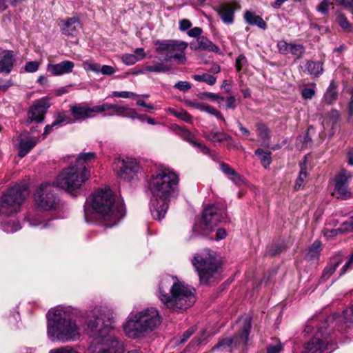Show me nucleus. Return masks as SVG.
<instances>
[{
  "label": "nucleus",
  "instance_id": "f257e3e1",
  "mask_svg": "<svg viewBox=\"0 0 353 353\" xmlns=\"http://www.w3.org/2000/svg\"><path fill=\"white\" fill-rule=\"evenodd\" d=\"M148 188L152 198L150 212L152 217L161 221L165 216L172 197L179 194V176L170 168H163L151 174Z\"/></svg>",
  "mask_w": 353,
  "mask_h": 353
},
{
  "label": "nucleus",
  "instance_id": "f03ea898",
  "mask_svg": "<svg viewBox=\"0 0 353 353\" xmlns=\"http://www.w3.org/2000/svg\"><path fill=\"white\" fill-rule=\"evenodd\" d=\"M114 320L110 316L105 320L95 311L87 314L85 331L93 341L88 347V353H123V342L111 334Z\"/></svg>",
  "mask_w": 353,
  "mask_h": 353
},
{
  "label": "nucleus",
  "instance_id": "7ed1b4c3",
  "mask_svg": "<svg viewBox=\"0 0 353 353\" xmlns=\"http://www.w3.org/2000/svg\"><path fill=\"white\" fill-rule=\"evenodd\" d=\"M122 204L114 202L112 190L100 189L92 194L90 203L84 205V218L87 223L100 221L106 228L117 225L124 216Z\"/></svg>",
  "mask_w": 353,
  "mask_h": 353
},
{
  "label": "nucleus",
  "instance_id": "20e7f679",
  "mask_svg": "<svg viewBox=\"0 0 353 353\" xmlns=\"http://www.w3.org/2000/svg\"><path fill=\"white\" fill-rule=\"evenodd\" d=\"M159 299L167 308L180 312L192 307L195 301V289L183 281H174L166 276L161 279L159 287Z\"/></svg>",
  "mask_w": 353,
  "mask_h": 353
},
{
  "label": "nucleus",
  "instance_id": "39448f33",
  "mask_svg": "<svg viewBox=\"0 0 353 353\" xmlns=\"http://www.w3.org/2000/svg\"><path fill=\"white\" fill-rule=\"evenodd\" d=\"M337 319L341 323V330H350L353 332V305L343 310L341 316L336 314L326 318L317 327L315 336L306 344L307 353H323L327 348L328 337L333 332L332 329L329 328L330 323L334 324Z\"/></svg>",
  "mask_w": 353,
  "mask_h": 353
},
{
  "label": "nucleus",
  "instance_id": "423d86ee",
  "mask_svg": "<svg viewBox=\"0 0 353 353\" xmlns=\"http://www.w3.org/2000/svg\"><path fill=\"white\" fill-rule=\"evenodd\" d=\"M48 317V335L52 339L61 341L74 340L79 335V328L70 314L58 307L50 310Z\"/></svg>",
  "mask_w": 353,
  "mask_h": 353
},
{
  "label": "nucleus",
  "instance_id": "0eeeda50",
  "mask_svg": "<svg viewBox=\"0 0 353 353\" xmlns=\"http://www.w3.org/2000/svg\"><path fill=\"white\" fill-rule=\"evenodd\" d=\"M161 322L159 311L153 307L135 314L131 313L123 325L125 334L131 339H137L154 331Z\"/></svg>",
  "mask_w": 353,
  "mask_h": 353
},
{
  "label": "nucleus",
  "instance_id": "6e6552de",
  "mask_svg": "<svg viewBox=\"0 0 353 353\" xmlns=\"http://www.w3.org/2000/svg\"><path fill=\"white\" fill-rule=\"evenodd\" d=\"M191 263L199 276L200 284L210 285L221 280V263L214 251L205 249L196 253Z\"/></svg>",
  "mask_w": 353,
  "mask_h": 353
},
{
  "label": "nucleus",
  "instance_id": "1a4fd4ad",
  "mask_svg": "<svg viewBox=\"0 0 353 353\" xmlns=\"http://www.w3.org/2000/svg\"><path fill=\"white\" fill-rule=\"evenodd\" d=\"M239 330L232 336L221 338L212 348V352L232 353L234 350L248 345L249 335L252 327L251 319L248 316L241 317L238 321Z\"/></svg>",
  "mask_w": 353,
  "mask_h": 353
},
{
  "label": "nucleus",
  "instance_id": "9d476101",
  "mask_svg": "<svg viewBox=\"0 0 353 353\" xmlns=\"http://www.w3.org/2000/svg\"><path fill=\"white\" fill-rule=\"evenodd\" d=\"M28 195L25 185H15L6 190L0 196V216L8 217L17 213Z\"/></svg>",
  "mask_w": 353,
  "mask_h": 353
},
{
  "label": "nucleus",
  "instance_id": "9b49d317",
  "mask_svg": "<svg viewBox=\"0 0 353 353\" xmlns=\"http://www.w3.org/2000/svg\"><path fill=\"white\" fill-rule=\"evenodd\" d=\"M90 171L87 167L76 165L69 166L63 169L56 179L58 187L68 192H73L79 189L81 185L89 179Z\"/></svg>",
  "mask_w": 353,
  "mask_h": 353
},
{
  "label": "nucleus",
  "instance_id": "f8f14e48",
  "mask_svg": "<svg viewBox=\"0 0 353 353\" xmlns=\"http://www.w3.org/2000/svg\"><path fill=\"white\" fill-rule=\"evenodd\" d=\"M203 223L194 228L193 230L202 236L206 237L219 223L228 221L225 208L223 205H209L203 210Z\"/></svg>",
  "mask_w": 353,
  "mask_h": 353
},
{
  "label": "nucleus",
  "instance_id": "ddd939ff",
  "mask_svg": "<svg viewBox=\"0 0 353 353\" xmlns=\"http://www.w3.org/2000/svg\"><path fill=\"white\" fill-rule=\"evenodd\" d=\"M156 52L162 54L166 52L164 57L165 61L172 59L179 60V63H184L185 61V50L188 43L178 40H157L154 42Z\"/></svg>",
  "mask_w": 353,
  "mask_h": 353
},
{
  "label": "nucleus",
  "instance_id": "4468645a",
  "mask_svg": "<svg viewBox=\"0 0 353 353\" xmlns=\"http://www.w3.org/2000/svg\"><path fill=\"white\" fill-rule=\"evenodd\" d=\"M54 186L50 183L42 184L34 194L37 205L45 210L56 209L59 199L54 192Z\"/></svg>",
  "mask_w": 353,
  "mask_h": 353
},
{
  "label": "nucleus",
  "instance_id": "2eb2a0df",
  "mask_svg": "<svg viewBox=\"0 0 353 353\" xmlns=\"http://www.w3.org/2000/svg\"><path fill=\"white\" fill-rule=\"evenodd\" d=\"M113 168L117 175L126 181L132 180L140 170L139 165L132 159H116L113 163Z\"/></svg>",
  "mask_w": 353,
  "mask_h": 353
},
{
  "label": "nucleus",
  "instance_id": "dca6fc26",
  "mask_svg": "<svg viewBox=\"0 0 353 353\" xmlns=\"http://www.w3.org/2000/svg\"><path fill=\"white\" fill-rule=\"evenodd\" d=\"M50 106L49 101L46 98H41L35 101L28 111V118L25 122L26 125H30L32 122H43L45 114Z\"/></svg>",
  "mask_w": 353,
  "mask_h": 353
},
{
  "label": "nucleus",
  "instance_id": "f3484780",
  "mask_svg": "<svg viewBox=\"0 0 353 353\" xmlns=\"http://www.w3.org/2000/svg\"><path fill=\"white\" fill-rule=\"evenodd\" d=\"M98 105L89 107L87 103H75L70 106V112L73 117L74 121H84L99 114Z\"/></svg>",
  "mask_w": 353,
  "mask_h": 353
},
{
  "label": "nucleus",
  "instance_id": "a211bd4d",
  "mask_svg": "<svg viewBox=\"0 0 353 353\" xmlns=\"http://www.w3.org/2000/svg\"><path fill=\"white\" fill-rule=\"evenodd\" d=\"M99 113H101L105 111H110L108 113V116H119L123 117H129L132 119H135L137 116V112L130 108L121 106L117 104L103 103L99 105Z\"/></svg>",
  "mask_w": 353,
  "mask_h": 353
},
{
  "label": "nucleus",
  "instance_id": "6ab92c4d",
  "mask_svg": "<svg viewBox=\"0 0 353 353\" xmlns=\"http://www.w3.org/2000/svg\"><path fill=\"white\" fill-rule=\"evenodd\" d=\"M176 132L183 140L190 143L192 146L199 148L200 151L203 154L210 155V150L205 145L194 140V135L187 129L183 128L181 127H177L176 129Z\"/></svg>",
  "mask_w": 353,
  "mask_h": 353
},
{
  "label": "nucleus",
  "instance_id": "aec40b11",
  "mask_svg": "<svg viewBox=\"0 0 353 353\" xmlns=\"http://www.w3.org/2000/svg\"><path fill=\"white\" fill-rule=\"evenodd\" d=\"M299 68L303 73L310 75L312 78H317L323 72V63L321 61L305 60Z\"/></svg>",
  "mask_w": 353,
  "mask_h": 353
},
{
  "label": "nucleus",
  "instance_id": "412c9836",
  "mask_svg": "<svg viewBox=\"0 0 353 353\" xmlns=\"http://www.w3.org/2000/svg\"><path fill=\"white\" fill-rule=\"evenodd\" d=\"M74 63L71 61H63L59 63H49L47 65V70L53 76H61L72 72Z\"/></svg>",
  "mask_w": 353,
  "mask_h": 353
},
{
  "label": "nucleus",
  "instance_id": "4be33fe9",
  "mask_svg": "<svg viewBox=\"0 0 353 353\" xmlns=\"http://www.w3.org/2000/svg\"><path fill=\"white\" fill-rule=\"evenodd\" d=\"M14 57L12 50H5L0 52V73H10L14 66Z\"/></svg>",
  "mask_w": 353,
  "mask_h": 353
},
{
  "label": "nucleus",
  "instance_id": "5701e85b",
  "mask_svg": "<svg viewBox=\"0 0 353 353\" xmlns=\"http://www.w3.org/2000/svg\"><path fill=\"white\" fill-rule=\"evenodd\" d=\"M334 194L337 198L347 199L351 196L348 190L347 179L343 175L338 176L335 179Z\"/></svg>",
  "mask_w": 353,
  "mask_h": 353
},
{
  "label": "nucleus",
  "instance_id": "b1692460",
  "mask_svg": "<svg viewBox=\"0 0 353 353\" xmlns=\"http://www.w3.org/2000/svg\"><path fill=\"white\" fill-rule=\"evenodd\" d=\"M190 48L194 50L201 49L215 52L219 50L216 45L205 37H200L197 39L196 42L191 43Z\"/></svg>",
  "mask_w": 353,
  "mask_h": 353
},
{
  "label": "nucleus",
  "instance_id": "393cba45",
  "mask_svg": "<svg viewBox=\"0 0 353 353\" xmlns=\"http://www.w3.org/2000/svg\"><path fill=\"white\" fill-rule=\"evenodd\" d=\"M342 262L343 256L340 254H335L332 256L323 271L322 279L324 281L327 280Z\"/></svg>",
  "mask_w": 353,
  "mask_h": 353
},
{
  "label": "nucleus",
  "instance_id": "a878e982",
  "mask_svg": "<svg viewBox=\"0 0 353 353\" xmlns=\"http://www.w3.org/2000/svg\"><path fill=\"white\" fill-rule=\"evenodd\" d=\"M223 23L231 24L234 21V8L232 5L223 3L216 9Z\"/></svg>",
  "mask_w": 353,
  "mask_h": 353
},
{
  "label": "nucleus",
  "instance_id": "bb28decb",
  "mask_svg": "<svg viewBox=\"0 0 353 353\" xmlns=\"http://www.w3.org/2000/svg\"><path fill=\"white\" fill-rule=\"evenodd\" d=\"M38 142L39 139L37 137L28 140L20 139L19 142L18 156L21 158L26 156L27 154L38 143Z\"/></svg>",
  "mask_w": 353,
  "mask_h": 353
},
{
  "label": "nucleus",
  "instance_id": "cd10ccee",
  "mask_svg": "<svg viewBox=\"0 0 353 353\" xmlns=\"http://www.w3.org/2000/svg\"><path fill=\"white\" fill-rule=\"evenodd\" d=\"M338 85L335 81L332 80L330 83L326 92L323 95V100L327 104H332L338 98Z\"/></svg>",
  "mask_w": 353,
  "mask_h": 353
},
{
  "label": "nucleus",
  "instance_id": "c85d7f7f",
  "mask_svg": "<svg viewBox=\"0 0 353 353\" xmlns=\"http://www.w3.org/2000/svg\"><path fill=\"white\" fill-rule=\"evenodd\" d=\"M79 21L77 17H71L68 19L62 28V33L67 36H75L77 32V26Z\"/></svg>",
  "mask_w": 353,
  "mask_h": 353
},
{
  "label": "nucleus",
  "instance_id": "c756f323",
  "mask_svg": "<svg viewBox=\"0 0 353 353\" xmlns=\"http://www.w3.org/2000/svg\"><path fill=\"white\" fill-rule=\"evenodd\" d=\"M203 136L206 139L214 144L222 143L225 141L226 139H230L229 134L224 132H217L214 130L204 132Z\"/></svg>",
  "mask_w": 353,
  "mask_h": 353
},
{
  "label": "nucleus",
  "instance_id": "7c9ffc66",
  "mask_svg": "<svg viewBox=\"0 0 353 353\" xmlns=\"http://www.w3.org/2000/svg\"><path fill=\"white\" fill-rule=\"evenodd\" d=\"M322 250V244L320 241H314V243L309 247L307 253L305 255V259L308 261L318 260Z\"/></svg>",
  "mask_w": 353,
  "mask_h": 353
},
{
  "label": "nucleus",
  "instance_id": "2f4dec72",
  "mask_svg": "<svg viewBox=\"0 0 353 353\" xmlns=\"http://www.w3.org/2000/svg\"><path fill=\"white\" fill-rule=\"evenodd\" d=\"M306 161H307V157H305L304 159H303V162H301L300 163L301 170L299 172V176H298L297 179L296 180V182H295V184L294 186V189L296 191L300 190L303 187V182L307 177Z\"/></svg>",
  "mask_w": 353,
  "mask_h": 353
},
{
  "label": "nucleus",
  "instance_id": "473e14b6",
  "mask_svg": "<svg viewBox=\"0 0 353 353\" xmlns=\"http://www.w3.org/2000/svg\"><path fill=\"white\" fill-rule=\"evenodd\" d=\"M244 18L248 24L257 26L262 29L265 28V22L263 19L259 16L255 15L252 12L246 11L245 12Z\"/></svg>",
  "mask_w": 353,
  "mask_h": 353
},
{
  "label": "nucleus",
  "instance_id": "72a5a7b5",
  "mask_svg": "<svg viewBox=\"0 0 353 353\" xmlns=\"http://www.w3.org/2000/svg\"><path fill=\"white\" fill-rule=\"evenodd\" d=\"M170 65L163 62H157L152 65H147L145 70L150 72L166 73L171 70Z\"/></svg>",
  "mask_w": 353,
  "mask_h": 353
},
{
  "label": "nucleus",
  "instance_id": "f704fd0d",
  "mask_svg": "<svg viewBox=\"0 0 353 353\" xmlns=\"http://www.w3.org/2000/svg\"><path fill=\"white\" fill-rule=\"evenodd\" d=\"M272 343L266 347V353H281L284 350V345L276 338H272Z\"/></svg>",
  "mask_w": 353,
  "mask_h": 353
},
{
  "label": "nucleus",
  "instance_id": "c9c22d12",
  "mask_svg": "<svg viewBox=\"0 0 353 353\" xmlns=\"http://www.w3.org/2000/svg\"><path fill=\"white\" fill-rule=\"evenodd\" d=\"M96 157V154L94 152H85L81 153L79 154L76 161V165L77 167H80V165L85 166L86 164L91 161L94 160Z\"/></svg>",
  "mask_w": 353,
  "mask_h": 353
},
{
  "label": "nucleus",
  "instance_id": "e433bc0d",
  "mask_svg": "<svg viewBox=\"0 0 353 353\" xmlns=\"http://www.w3.org/2000/svg\"><path fill=\"white\" fill-rule=\"evenodd\" d=\"M286 250V246L283 242L281 241H276L274 242L268 251L269 254L274 257L279 254H280L281 252H284Z\"/></svg>",
  "mask_w": 353,
  "mask_h": 353
},
{
  "label": "nucleus",
  "instance_id": "4c0bfd02",
  "mask_svg": "<svg viewBox=\"0 0 353 353\" xmlns=\"http://www.w3.org/2000/svg\"><path fill=\"white\" fill-rule=\"evenodd\" d=\"M336 21L341 28L347 32L352 31L353 28L352 24L347 20V17L343 14H339L336 17Z\"/></svg>",
  "mask_w": 353,
  "mask_h": 353
},
{
  "label": "nucleus",
  "instance_id": "58836bf2",
  "mask_svg": "<svg viewBox=\"0 0 353 353\" xmlns=\"http://www.w3.org/2000/svg\"><path fill=\"white\" fill-rule=\"evenodd\" d=\"M193 79L196 81L205 82L209 85H213L216 81V77L208 73H204L201 75L195 74L193 76Z\"/></svg>",
  "mask_w": 353,
  "mask_h": 353
},
{
  "label": "nucleus",
  "instance_id": "ea45409f",
  "mask_svg": "<svg viewBox=\"0 0 353 353\" xmlns=\"http://www.w3.org/2000/svg\"><path fill=\"white\" fill-rule=\"evenodd\" d=\"M290 53H291L296 59H300L303 58L305 48L301 44H294L292 43L291 47L290 48Z\"/></svg>",
  "mask_w": 353,
  "mask_h": 353
},
{
  "label": "nucleus",
  "instance_id": "a19ab883",
  "mask_svg": "<svg viewBox=\"0 0 353 353\" xmlns=\"http://www.w3.org/2000/svg\"><path fill=\"white\" fill-rule=\"evenodd\" d=\"M340 233L353 232V216L343 222L339 227Z\"/></svg>",
  "mask_w": 353,
  "mask_h": 353
},
{
  "label": "nucleus",
  "instance_id": "79ce46f5",
  "mask_svg": "<svg viewBox=\"0 0 353 353\" xmlns=\"http://www.w3.org/2000/svg\"><path fill=\"white\" fill-rule=\"evenodd\" d=\"M21 226L18 222H7L3 225V230L6 232H14L20 230Z\"/></svg>",
  "mask_w": 353,
  "mask_h": 353
},
{
  "label": "nucleus",
  "instance_id": "37998d69",
  "mask_svg": "<svg viewBox=\"0 0 353 353\" xmlns=\"http://www.w3.org/2000/svg\"><path fill=\"white\" fill-rule=\"evenodd\" d=\"M74 122V119H71L69 117L64 114H59L58 115L57 119L54 121V125H56L57 126H61L63 123H72Z\"/></svg>",
  "mask_w": 353,
  "mask_h": 353
},
{
  "label": "nucleus",
  "instance_id": "c03bdc74",
  "mask_svg": "<svg viewBox=\"0 0 353 353\" xmlns=\"http://www.w3.org/2000/svg\"><path fill=\"white\" fill-rule=\"evenodd\" d=\"M174 115L177 118H179V119H181V120H183V121H185L187 123H191L192 122V117L185 110H181L179 112H174Z\"/></svg>",
  "mask_w": 353,
  "mask_h": 353
},
{
  "label": "nucleus",
  "instance_id": "a18cd8bd",
  "mask_svg": "<svg viewBox=\"0 0 353 353\" xmlns=\"http://www.w3.org/2000/svg\"><path fill=\"white\" fill-rule=\"evenodd\" d=\"M209 332L203 330H202L199 336H197L194 338L192 342L196 345H200L203 343L209 337Z\"/></svg>",
  "mask_w": 353,
  "mask_h": 353
},
{
  "label": "nucleus",
  "instance_id": "49530a36",
  "mask_svg": "<svg viewBox=\"0 0 353 353\" xmlns=\"http://www.w3.org/2000/svg\"><path fill=\"white\" fill-rule=\"evenodd\" d=\"M292 43H287L284 41H280L278 42L277 46L279 50L281 53L283 54H287L290 53V48L291 47Z\"/></svg>",
  "mask_w": 353,
  "mask_h": 353
},
{
  "label": "nucleus",
  "instance_id": "de8ad7c7",
  "mask_svg": "<svg viewBox=\"0 0 353 353\" xmlns=\"http://www.w3.org/2000/svg\"><path fill=\"white\" fill-rule=\"evenodd\" d=\"M328 119L332 123V125L336 124L340 120V113L336 110H332L328 113Z\"/></svg>",
  "mask_w": 353,
  "mask_h": 353
},
{
  "label": "nucleus",
  "instance_id": "09e8293b",
  "mask_svg": "<svg viewBox=\"0 0 353 353\" xmlns=\"http://www.w3.org/2000/svg\"><path fill=\"white\" fill-rule=\"evenodd\" d=\"M204 112H208V114H210L212 115H214L216 118L225 121V119L223 118V117L222 116L221 112L219 110H217L216 109H215L214 107H212L208 104L205 107Z\"/></svg>",
  "mask_w": 353,
  "mask_h": 353
},
{
  "label": "nucleus",
  "instance_id": "8fccbe9b",
  "mask_svg": "<svg viewBox=\"0 0 353 353\" xmlns=\"http://www.w3.org/2000/svg\"><path fill=\"white\" fill-rule=\"evenodd\" d=\"M39 67V63L37 61H28L25 65V70L28 72H34L37 71Z\"/></svg>",
  "mask_w": 353,
  "mask_h": 353
},
{
  "label": "nucleus",
  "instance_id": "3c124183",
  "mask_svg": "<svg viewBox=\"0 0 353 353\" xmlns=\"http://www.w3.org/2000/svg\"><path fill=\"white\" fill-rule=\"evenodd\" d=\"M247 63V59L243 54H240L236 59L235 68L236 71L239 72Z\"/></svg>",
  "mask_w": 353,
  "mask_h": 353
},
{
  "label": "nucleus",
  "instance_id": "603ef678",
  "mask_svg": "<svg viewBox=\"0 0 353 353\" xmlns=\"http://www.w3.org/2000/svg\"><path fill=\"white\" fill-rule=\"evenodd\" d=\"M353 268V253L350 254L347 258V261L345 264L342 267L340 275L344 274L348 270Z\"/></svg>",
  "mask_w": 353,
  "mask_h": 353
},
{
  "label": "nucleus",
  "instance_id": "864d4df0",
  "mask_svg": "<svg viewBox=\"0 0 353 353\" xmlns=\"http://www.w3.org/2000/svg\"><path fill=\"white\" fill-rule=\"evenodd\" d=\"M112 96L115 97H121V98L127 99V98H134V97H137V95L135 93L132 92H128V91L117 92V91H115V92H112Z\"/></svg>",
  "mask_w": 353,
  "mask_h": 353
},
{
  "label": "nucleus",
  "instance_id": "5fc2aeb1",
  "mask_svg": "<svg viewBox=\"0 0 353 353\" xmlns=\"http://www.w3.org/2000/svg\"><path fill=\"white\" fill-rule=\"evenodd\" d=\"M311 130H314L312 125L308 127L306 134L303 137V145L305 148L310 147L312 143V138L310 137Z\"/></svg>",
  "mask_w": 353,
  "mask_h": 353
},
{
  "label": "nucleus",
  "instance_id": "6e6d98bb",
  "mask_svg": "<svg viewBox=\"0 0 353 353\" xmlns=\"http://www.w3.org/2000/svg\"><path fill=\"white\" fill-rule=\"evenodd\" d=\"M122 61L126 65H133L138 61V59L134 54H127L122 57Z\"/></svg>",
  "mask_w": 353,
  "mask_h": 353
},
{
  "label": "nucleus",
  "instance_id": "4d7b16f0",
  "mask_svg": "<svg viewBox=\"0 0 353 353\" xmlns=\"http://www.w3.org/2000/svg\"><path fill=\"white\" fill-rule=\"evenodd\" d=\"M50 353H79V352L68 346H65V347H61L56 348V349H52L50 351Z\"/></svg>",
  "mask_w": 353,
  "mask_h": 353
},
{
  "label": "nucleus",
  "instance_id": "13d9d810",
  "mask_svg": "<svg viewBox=\"0 0 353 353\" xmlns=\"http://www.w3.org/2000/svg\"><path fill=\"white\" fill-rule=\"evenodd\" d=\"M314 94L315 90L312 88H305L301 91V95L304 99H311Z\"/></svg>",
  "mask_w": 353,
  "mask_h": 353
},
{
  "label": "nucleus",
  "instance_id": "bf43d9fd",
  "mask_svg": "<svg viewBox=\"0 0 353 353\" xmlns=\"http://www.w3.org/2000/svg\"><path fill=\"white\" fill-rule=\"evenodd\" d=\"M174 88L181 91L186 92L191 88V85L187 81H179L174 85Z\"/></svg>",
  "mask_w": 353,
  "mask_h": 353
},
{
  "label": "nucleus",
  "instance_id": "052dcab7",
  "mask_svg": "<svg viewBox=\"0 0 353 353\" xmlns=\"http://www.w3.org/2000/svg\"><path fill=\"white\" fill-rule=\"evenodd\" d=\"M220 168H221V171L225 174L227 175L228 177L230 176H231L232 174V173H234V172L235 171L233 168H232L229 165L225 163H221L220 164Z\"/></svg>",
  "mask_w": 353,
  "mask_h": 353
},
{
  "label": "nucleus",
  "instance_id": "680f3d73",
  "mask_svg": "<svg viewBox=\"0 0 353 353\" xmlns=\"http://www.w3.org/2000/svg\"><path fill=\"white\" fill-rule=\"evenodd\" d=\"M329 3L327 0H323L317 6V10L322 14H327L328 12Z\"/></svg>",
  "mask_w": 353,
  "mask_h": 353
},
{
  "label": "nucleus",
  "instance_id": "e2e57ef3",
  "mask_svg": "<svg viewBox=\"0 0 353 353\" xmlns=\"http://www.w3.org/2000/svg\"><path fill=\"white\" fill-rule=\"evenodd\" d=\"M192 26L191 22L188 19H182L179 22V29L181 31H185Z\"/></svg>",
  "mask_w": 353,
  "mask_h": 353
},
{
  "label": "nucleus",
  "instance_id": "0e129e2a",
  "mask_svg": "<svg viewBox=\"0 0 353 353\" xmlns=\"http://www.w3.org/2000/svg\"><path fill=\"white\" fill-rule=\"evenodd\" d=\"M101 72L105 75H111L115 72V69L110 65H104L101 68Z\"/></svg>",
  "mask_w": 353,
  "mask_h": 353
},
{
  "label": "nucleus",
  "instance_id": "69168bd1",
  "mask_svg": "<svg viewBox=\"0 0 353 353\" xmlns=\"http://www.w3.org/2000/svg\"><path fill=\"white\" fill-rule=\"evenodd\" d=\"M201 33H202V30H201V28H200L199 27L193 28L191 30H190L188 32V34L190 37H197V39L199 37H200L199 36L201 35Z\"/></svg>",
  "mask_w": 353,
  "mask_h": 353
},
{
  "label": "nucleus",
  "instance_id": "338daca9",
  "mask_svg": "<svg viewBox=\"0 0 353 353\" xmlns=\"http://www.w3.org/2000/svg\"><path fill=\"white\" fill-rule=\"evenodd\" d=\"M84 65H87V69L90 70L95 72H101V65L99 63H84Z\"/></svg>",
  "mask_w": 353,
  "mask_h": 353
},
{
  "label": "nucleus",
  "instance_id": "774afa93",
  "mask_svg": "<svg viewBox=\"0 0 353 353\" xmlns=\"http://www.w3.org/2000/svg\"><path fill=\"white\" fill-rule=\"evenodd\" d=\"M236 106V99L233 96H230L226 99V107L228 108L234 109Z\"/></svg>",
  "mask_w": 353,
  "mask_h": 353
}]
</instances>
